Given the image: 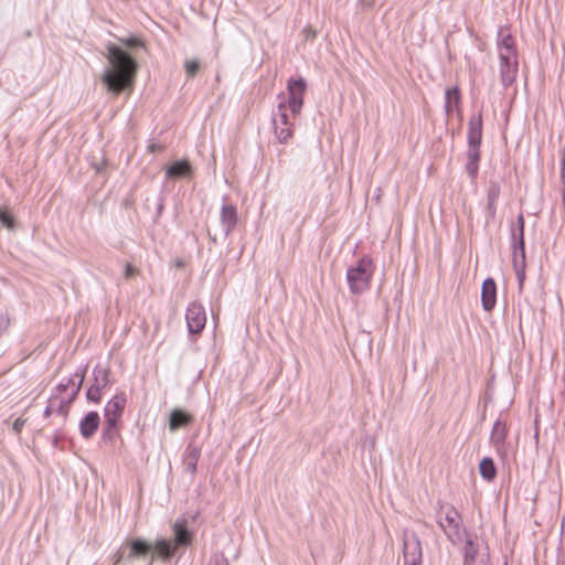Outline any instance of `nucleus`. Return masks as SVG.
<instances>
[{
	"label": "nucleus",
	"mask_w": 565,
	"mask_h": 565,
	"mask_svg": "<svg viewBox=\"0 0 565 565\" xmlns=\"http://www.w3.org/2000/svg\"><path fill=\"white\" fill-rule=\"evenodd\" d=\"M468 162H478L479 161V147L468 146Z\"/></svg>",
	"instance_id": "nucleus-29"
},
{
	"label": "nucleus",
	"mask_w": 565,
	"mask_h": 565,
	"mask_svg": "<svg viewBox=\"0 0 565 565\" xmlns=\"http://www.w3.org/2000/svg\"><path fill=\"white\" fill-rule=\"evenodd\" d=\"M237 222V212L234 205H223L221 211V223L225 234H230Z\"/></svg>",
	"instance_id": "nucleus-16"
},
{
	"label": "nucleus",
	"mask_w": 565,
	"mask_h": 565,
	"mask_svg": "<svg viewBox=\"0 0 565 565\" xmlns=\"http://www.w3.org/2000/svg\"><path fill=\"white\" fill-rule=\"evenodd\" d=\"M467 171L471 177L476 175L478 171V162H467Z\"/></svg>",
	"instance_id": "nucleus-33"
},
{
	"label": "nucleus",
	"mask_w": 565,
	"mask_h": 565,
	"mask_svg": "<svg viewBox=\"0 0 565 565\" xmlns=\"http://www.w3.org/2000/svg\"><path fill=\"white\" fill-rule=\"evenodd\" d=\"M191 172V166L188 161H175L167 169V175L171 178L185 177Z\"/></svg>",
	"instance_id": "nucleus-22"
},
{
	"label": "nucleus",
	"mask_w": 565,
	"mask_h": 565,
	"mask_svg": "<svg viewBox=\"0 0 565 565\" xmlns=\"http://www.w3.org/2000/svg\"><path fill=\"white\" fill-rule=\"evenodd\" d=\"M373 276V263L369 257H362L347 270V280L352 294H362L369 287Z\"/></svg>",
	"instance_id": "nucleus-5"
},
{
	"label": "nucleus",
	"mask_w": 565,
	"mask_h": 565,
	"mask_svg": "<svg viewBox=\"0 0 565 565\" xmlns=\"http://www.w3.org/2000/svg\"><path fill=\"white\" fill-rule=\"evenodd\" d=\"M82 381L83 379H79L78 382L67 379L66 382L60 383L56 387V394L51 397L45 413L49 414L56 404H58V407L61 408L63 405L71 403L78 394Z\"/></svg>",
	"instance_id": "nucleus-7"
},
{
	"label": "nucleus",
	"mask_w": 565,
	"mask_h": 565,
	"mask_svg": "<svg viewBox=\"0 0 565 565\" xmlns=\"http://www.w3.org/2000/svg\"><path fill=\"white\" fill-rule=\"evenodd\" d=\"M460 102V93L457 86L448 88L445 94V109L447 114H451L458 109Z\"/></svg>",
	"instance_id": "nucleus-19"
},
{
	"label": "nucleus",
	"mask_w": 565,
	"mask_h": 565,
	"mask_svg": "<svg viewBox=\"0 0 565 565\" xmlns=\"http://www.w3.org/2000/svg\"><path fill=\"white\" fill-rule=\"evenodd\" d=\"M508 428L505 423L498 419L491 430V443L498 455L502 458L508 456L509 449L507 445Z\"/></svg>",
	"instance_id": "nucleus-12"
},
{
	"label": "nucleus",
	"mask_w": 565,
	"mask_h": 565,
	"mask_svg": "<svg viewBox=\"0 0 565 565\" xmlns=\"http://www.w3.org/2000/svg\"><path fill=\"white\" fill-rule=\"evenodd\" d=\"M315 35H316V34H315V32H313V31L308 30V36H310V38H315Z\"/></svg>",
	"instance_id": "nucleus-36"
},
{
	"label": "nucleus",
	"mask_w": 565,
	"mask_h": 565,
	"mask_svg": "<svg viewBox=\"0 0 565 565\" xmlns=\"http://www.w3.org/2000/svg\"><path fill=\"white\" fill-rule=\"evenodd\" d=\"M422 556V545L418 535L414 531L405 530L404 565H419Z\"/></svg>",
	"instance_id": "nucleus-9"
},
{
	"label": "nucleus",
	"mask_w": 565,
	"mask_h": 565,
	"mask_svg": "<svg viewBox=\"0 0 565 565\" xmlns=\"http://www.w3.org/2000/svg\"><path fill=\"white\" fill-rule=\"evenodd\" d=\"M185 319L189 332L200 333L206 323L204 308L198 302H192L186 309Z\"/></svg>",
	"instance_id": "nucleus-11"
},
{
	"label": "nucleus",
	"mask_w": 565,
	"mask_h": 565,
	"mask_svg": "<svg viewBox=\"0 0 565 565\" xmlns=\"http://www.w3.org/2000/svg\"><path fill=\"white\" fill-rule=\"evenodd\" d=\"M118 46L122 47L125 51H127L128 53H131L132 56L136 57V50L143 49L145 43L140 38H138L136 35H131L129 38L119 39Z\"/></svg>",
	"instance_id": "nucleus-20"
},
{
	"label": "nucleus",
	"mask_w": 565,
	"mask_h": 565,
	"mask_svg": "<svg viewBox=\"0 0 565 565\" xmlns=\"http://www.w3.org/2000/svg\"><path fill=\"white\" fill-rule=\"evenodd\" d=\"M173 541L159 539L149 543L142 539H136L127 543L129 553L128 558L145 557L150 553H156L162 561L170 559L175 550L191 544L192 533L186 529L183 521H178L173 525Z\"/></svg>",
	"instance_id": "nucleus-3"
},
{
	"label": "nucleus",
	"mask_w": 565,
	"mask_h": 565,
	"mask_svg": "<svg viewBox=\"0 0 565 565\" xmlns=\"http://www.w3.org/2000/svg\"><path fill=\"white\" fill-rule=\"evenodd\" d=\"M497 50L501 82L507 87L515 81L519 65L515 42L507 29L498 33Z\"/></svg>",
	"instance_id": "nucleus-4"
},
{
	"label": "nucleus",
	"mask_w": 565,
	"mask_h": 565,
	"mask_svg": "<svg viewBox=\"0 0 565 565\" xmlns=\"http://www.w3.org/2000/svg\"><path fill=\"white\" fill-rule=\"evenodd\" d=\"M500 195V185L498 183H490L487 196H488V213L491 217H494L497 212V201Z\"/></svg>",
	"instance_id": "nucleus-21"
},
{
	"label": "nucleus",
	"mask_w": 565,
	"mask_h": 565,
	"mask_svg": "<svg viewBox=\"0 0 565 565\" xmlns=\"http://www.w3.org/2000/svg\"><path fill=\"white\" fill-rule=\"evenodd\" d=\"M25 420L21 418H17L12 425V428L15 433H19L21 428L23 427Z\"/></svg>",
	"instance_id": "nucleus-34"
},
{
	"label": "nucleus",
	"mask_w": 565,
	"mask_h": 565,
	"mask_svg": "<svg viewBox=\"0 0 565 565\" xmlns=\"http://www.w3.org/2000/svg\"><path fill=\"white\" fill-rule=\"evenodd\" d=\"M0 223L9 230L14 228L13 216L4 209H0Z\"/></svg>",
	"instance_id": "nucleus-26"
},
{
	"label": "nucleus",
	"mask_w": 565,
	"mask_h": 565,
	"mask_svg": "<svg viewBox=\"0 0 565 565\" xmlns=\"http://www.w3.org/2000/svg\"><path fill=\"white\" fill-rule=\"evenodd\" d=\"M137 274H138V270L131 264H126V266H125V278L126 279H131Z\"/></svg>",
	"instance_id": "nucleus-31"
},
{
	"label": "nucleus",
	"mask_w": 565,
	"mask_h": 565,
	"mask_svg": "<svg viewBox=\"0 0 565 565\" xmlns=\"http://www.w3.org/2000/svg\"><path fill=\"white\" fill-rule=\"evenodd\" d=\"M482 139L481 115L471 116L468 127V146L479 147Z\"/></svg>",
	"instance_id": "nucleus-14"
},
{
	"label": "nucleus",
	"mask_w": 565,
	"mask_h": 565,
	"mask_svg": "<svg viewBox=\"0 0 565 565\" xmlns=\"http://www.w3.org/2000/svg\"><path fill=\"white\" fill-rule=\"evenodd\" d=\"M463 565H487L488 553L483 546L466 536L463 540Z\"/></svg>",
	"instance_id": "nucleus-10"
},
{
	"label": "nucleus",
	"mask_w": 565,
	"mask_h": 565,
	"mask_svg": "<svg viewBox=\"0 0 565 565\" xmlns=\"http://www.w3.org/2000/svg\"><path fill=\"white\" fill-rule=\"evenodd\" d=\"M439 526L452 544H462L467 535L461 523V516L454 507L445 509L444 518H440Z\"/></svg>",
	"instance_id": "nucleus-6"
},
{
	"label": "nucleus",
	"mask_w": 565,
	"mask_h": 565,
	"mask_svg": "<svg viewBox=\"0 0 565 565\" xmlns=\"http://www.w3.org/2000/svg\"><path fill=\"white\" fill-rule=\"evenodd\" d=\"M513 267L519 281L520 288L525 279V252L524 249L514 248L513 253Z\"/></svg>",
	"instance_id": "nucleus-17"
},
{
	"label": "nucleus",
	"mask_w": 565,
	"mask_h": 565,
	"mask_svg": "<svg viewBox=\"0 0 565 565\" xmlns=\"http://www.w3.org/2000/svg\"><path fill=\"white\" fill-rule=\"evenodd\" d=\"M479 472L484 480H493L497 475V469L493 460L489 457L483 458L479 463Z\"/></svg>",
	"instance_id": "nucleus-23"
},
{
	"label": "nucleus",
	"mask_w": 565,
	"mask_h": 565,
	"mask_svg": "<svg viewBox=\"0 0 565 565\" xmlns=\"http://www.w3.org/2000/svg\"><path fill=\"white\" fill-rule=\"evenodd\" d=\"M307 84L305 78H290L287 82V96L279 95L277 111L273 116L274 132L280 143L287 142L294 134V122L289 119L288 110L294 117L301 113Z\"/></svg>",
	"instance_id": "nucleus-2"
},
{
	"label": "nucleus",
	"mask_w": 565,
	"mask_h": 565,
	"mask_svg": "<svg viewBox=\"0 0 565 565\" xmlns=\"http://www.w3.org/2000/svg\"><path fill=\"white\" fill-rule=\"evenodd\" d=\"M190 456H192V461L188 463V468L191 472H194L195 467H196V459L199 456V451L195 448H193L190 450Z\"/></svg>",
	"instance_id": "nucleus-30"
},
{
	"label": "nucleus",
	"mask_w": 565,
	"mask_h": 565,
	"mask_svg": "<svg viewBox=\"0 0 565 565\" xmlns=\"http://www.w3.org/2000/svg\"><path fill=\"white\" fill-rule=\"evenodd\" d=\"M138 72V63L131 53L117 44L106 46V66L100 81L107 92L117 96L125 90H131Z\"/></svg>",
	"instance_id": "nucleus-1"
},
{
	"label": "nucleus",
	"mask_w": 565,
	"mask_h": 565,
	"mask_svg": "<svg viewBox=\"0 0 565 565\" xmlns=\"http://www.w3.org/2000/svg\"><path fill=\"white\" fill-rule=\"evenodd\" d=\"M109 383V372L104 367H96L94 370V385L99 388H105Z\"/></svg>",
	"instance_id": "nucleus-25"
},
{
	"label": "nucleus",
	"mask_w": 565,
	"mask_h": 565,
	"mask_svg": "<svg viewBox=\"0 0 565 565\" xmlns=\"http://www.w3.org/2000/svg\"><path fill=\"white\" fill-rule=\"evenodd\" d=\"M126 406V396L124 394L115 395L105 406V434L111 435L116 431L117 423L121 417Z\"/></svg>",
	"instance_id": "nucleus-8"
},
{
	"label": "nucleus",
	"mask_w": 565,
	"mask_h": 565,
	"mask_svg": "<svg viewBox=\"0 0 565 565\" xmlns=\"http://www.w3.org/2000/svg\"><path fill=\"white\" fill-rule=\"evenodd\" d=\"M481 302L486 311H491L497 302V286L492 278L483 281L481 288Z\"/></svg>",
	"instance_id": "nucleus-13"
},
{
	"label": "nucleus",
	"mask_w": 565,
	"mask_h": 565,
	"mask_svg": "<svg viewBox=\"0 0 565 565\" xmlns=\"http://www.w3.org/2000/svg\"><path fill=\"white\" fill-rule=\"evenodd\" d=\"M99 426V415L96 412H89L86 416L81 420L79 429L81 434L84 438L92 437Z\"/></svg>",
	"instance_id": "nucleus-15"
},
{
	"label": "nucleus",
	"mask_w": 565,
	"mask_h": 565,
	"mask_svg": "<svg viewBox=\"0 0 565 565\" xmlns=\"http://www.w3.org/2000/svg\"><path fill=\"white\" fill-rule=\"evenodd\" d=\"M213 565H228L226 557L223 554H215L212 558Z\"/></svg>",
	"instance_id": "nucleus-32"
},
{
	"label": "nucleus",
	"mask_w": 565,
	"mask_h": 565,
	"mask_svg": "<svg viewBox=\"0 0 565 565\" xmlns=\"http://www.w3.org/2000/svg\"><path fill=\"white\" fill-rule=\"evenodd\" d=\"M185 72L189 77H194L200 70V62L198 60H189L185 62Z\"/></svg>",
	"instance_id": "nucleus-27"
},
{
	"label": "nucleus",
	"mask_w": 565,
	"mask_h": 565,
	"mask_svg": "<svg viewBox=\"0 0 565 565\" xmlns=\"http://www.w3.org/2000/svg\"><path fill=\"white\" fill-rule=\"evenodd\" d=\"M562 180H563V186H565V168L563 169V172H562Z\"/></svg>",
	"instance_id": "nucleus-35"
},
{
	"label": "nucleus",
	"mask_w": 565,
	"mask_h": 565,
	"mask_svg": "<svg viewBox=\"0 0 565 565\" xmlns=\"http://www.w3.org/2000/svg\"><path fill=\"white\" fill-rule=\"evenodd\" d=\"M102 388H99L98 386H95L94 384L88 388L87 391V398L92 402H99L100 397H102Z\"/></svg>",
	"instance_id": "nucleus-28"
},
{
	"label": "nucleus",
	"mask_w": 565,
	"mask_h": 565,
	"mask_svg": "<svg viewBox=\"0 0 565 565\" xmlns=\"http://www.w3.org/2000/svg\"><path fill=\"white\" fill-rule=\"evenodd\" d=\"M518 235L512 231L513 247L516 249H524V217L522 214L518 216Z\"/></svg>",
	"instance_id": "nucleus-24"
},
{
	"label": "nucleus",
	"mask_w": 565,
	"mask_h": 565,
	"mask_svg": "<svg viewBox=\"0 0 565 565\" xmlns=\"http://www.w3.org/2000/svg\"><path fill=\"white\" fill-rule=\"evenodd\" d=\"M191 420V415L182 409L175 408L170 414L169 429L171 431H175L177 429L186 426Z\"/></svg>",
	"instance_id": "nucleus-18"
}]
</instances>
